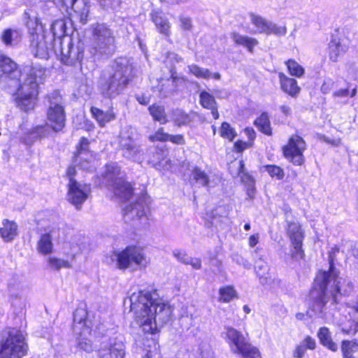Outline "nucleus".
<instances>
[{"instance_id":"nucleus-1","label":"nucleus","mask_w":358,"mask_h":358,"mask_svg":"<svg viewBox=\"0 0 358 358\" xmlns=\"http://www.w3.org/2000/svg\"><path fill=\"white\" fill-rule=\"evenodd\" d=\"M134 321L144 334H155L170 321L173 310L155 289L139 290L129 296Z\"/></svg>"},{"instance_id":"nucleus-2","label":"nucleus","mask_w":358,"mask_h":358,"mask_svg":"<svg viewBox=\"0 0 358 358\" xmlns=\"http://www.w3.org/2000/svg\"><path fill=\"white\" fill-rule=\"evenodd\" d=\"M45 70L41 66L24 69L23 81L15 88H10V92H16L15 101L17 106L24 111L34 109L35 99L38 93V86L45 79Z\"/></svg>"},{"instance_id":"nucleus-3","label":"nucleus","mask_w":358,"mask_h":358,"mask_svg":"<svg viewBox=\"0 0 358 358\" xmlns=\"http://www.w3.org/2000/svg\"><path fill=\"white\" fill-rule=\"evenodd\" d=\"M132 66L126 58L117 59L112 70L101 76L99 87L101 94L113 99L120 94L127 87L131 77Z\"/></svg>"},{"instance_id":"nucleus-4","label":"nucleus","mask_w":358,"mask_h":358,"mask_svg":"<svg viewBox=\"0 0 358 358\" xmlns=\"http://www.w3.org/2000/svg\"><path fill=\"white\" fill-rule=\"evenodd\" d=\"M329 275L326 273H318L315 278L314 286L310 293L312 299L309 313L311 317L315 316L324 320H329V317L326 313V304L331 297L333 303H337V295L341 294V287L339 291L332 294L331 289H334V281L328 280Z\"/></svg>"},{"instance_id":"nucleus-5","label":"nucleus","mask_w":358,"mask_h":358,"mask_svg":"<svg viewBox=\"0 0 358 358\" xmlns=\"http://www.w3.org/2000/svg\"><path fill=\"white\" fill-rule=\"evenodd\" d=\"M108 262L109 264L115 262L117 268L120 270H126L133 264L142 269L148 266L150 260L142 248L130 245L120 252H113Z\"/></svg>"},{"instance_id":"nucleus-6","label":"nucleus","mask_w":358,"mask_h":358,"mask_svg":"<svg viewBox=\"0 0 358 358\" xmlns=\"http://www.w3.org/2000/svg\"><path fill=\"white\" fill-rule=\"evenodd\" d=\"M0 343V356L6 358H22L28 350V345L22 333L15 329H9L3 332Z\"/></svg>"},{"instance_id":"nucleus-7","label":"nucleus","mask_w":358,"mask_h":358,"mask_svg":"<svg viewBox=\"0 0 358 358\" xmlns=\"http://www.w3.org/2000/svg\"><path fill=\"white\" fill-rule=\"evenodd\" d=\"M115 38L112 31L103 24H97L93 27L92 38L89 48L92 56L108 55L115 50Z\"/></svg>"},{"instance_id":"nucleus-8","label":"nucleus","mask_w":358,"mask_h":358,"mask_svg":"<svg viewBox=\"0 0 358 358\" xmlns=\"http://www.w3.org/2000/svg\"><path fill=\"white\" fill-rule=\"evenodd\" d=\"M225 339L231 352L238 354L243 358H257L259 356L258 350L252 346L244 335L231 327H224Z\"/></svg>"},{"instance_id":"nucleus-9","label":"nucleus","mask_w":358,"mask_h":358,"mask_svg":"<svg viewBox=\"0 0 358 358\" xmlns=\"http://www.w3.org/2000/svg\"><path fill=\"white\" fill-rule=\"evenodd\" d=\"M27 67L30 66H24L22 72L13 59L6 55H0V85L3 87L15 89L23 81L24 69Z\"/></svg>"},{"instance_id":"nucleus-10","label":"nucleus","mask_w":358,"mask_h":358,"mask_svg":"<svg viewBox=\"0 0 358 358\" xmlns=\"http://www.w3.org/2000/svg\"><path fill=\"white\" fill-rule=\"evenodd\" d=\"M47 117L49 127L54 131H61L65 126L66 115L62 97L59 92H53L46 97Z\"/></svg>"},{"instance_id":"nucleus-11","label":"nucleus","mask_w":358,"mask_h":358,"mask_svg":"<svg viewBox=\"0 0 358 358\" xmlns=\"http://www.w3.org/2000/svg\"><path fill=\"white\" fill-rule=\"evenodd\" d=\"M103 178L111 182L114 194L122 200H128L133 194V189L129 183L122 180L120 168L116 163L107 164Z\"/></svg>"},{"instance_id":"nucleus-12","label":"nucleus","mask_w":358,"mask_h":358,"mask_svg":"<svg viewBox=\"0 0 358 358\" xmlns=\"http://www.w3.org/2000/svg\"><path fill=\"white\" fill-rule=\"evenodd\" d=\"M54 3L61 10L72 15L85 24L87 22L90 15V0H52Z\"/></svg>"},{"instance_id":"nucleus-13","label":"nucleus","mask_w":358,"mask_h":358,"mask_svg":"<svg viewBox=\"0 0 358 358\" xmlns=\"http://www.w3.org/2000/svg\"><path fill=\"white\" fill-rule=\"evenodd\" d=\"M150 198L146 194H142L138 200L124 209V219L125 222H139V224H145L149 212Z\"/></svg>"},{"instance_id":"nucleus-14","label":"nucleus","mask_w":358,"mask_h":358,"mask_svg":"<svg viewBox=\"0 0 358 358\" xmlns=\"http://www.w3.org/2000/svg\"><path fill=\"white\" fill-rule=\"evenodd\" d=\"M61 45L62 61L66 65L79 64L80 69H83V59L84 57L85 44L81 41H78L75 44L70 38L66 47Z\"/></svg>"},{"instance_id":"nucleus-15","label":"nucleus","mask_w":358,"mask_h":358,"mask_svg":"<svg viewBox=\"0 0 358 358\" xmlns=\"http://www.w3.org/2000/svg\"><path fill=\"white\" fill-rule=\"evenodd\" d=\"M346 246L348 248L352 247V242L350 241H343L341 245H334L331 250L329 251V268L327 271H320L319 273H326L329 275L328 280H331L334 281V289H331V294H335L336 292L339 291V285L341 282V278L339 277V272L336 269L334 266V262L336 259V255L339 253L340 250L343 253H345L348 250L345 248Z\"/></svg>"},{"instance_id":"nucleus-16","label":"nucleus","mask_w":358,"mask_h":358,"mask_svg":"<svg viewBox=\"0 0 358 358\" xmlns=\"http://www.w3.org/2000/svg\"><path fill=\"white\" fill-rule=\"evenodd\" d=\"M306 147L304 140L298 135H294L289 138L287 145L282 148L284 156L294 165L300 166L304 162L303 152Z\"/></svg>"},{"instance_id":"nucleus-17","label":"nucleus","mask_w":358,"mask_h":358,"mask_svg":"<svg viewBox=\"0 0 358 358\" xmlns=\"http://www.w3.org/2000/svg\"><path fill=\"white\" fill-rule=\"evenodd\" d=\"M68 200L76 209H80L83 203L87 200L90 192V185L82 184L77 182L74 178H71L69 182Z\"/></svg>"},{"instance_id":"nucleus-18","label":"nucleus","mask_w":358,"mask_h":358,"mask_svg":"<svg viewBox=\"0 0 358 358\" xmlns=\"http://www.w3.org/2000/svg\"><path fill=\"white\" fill-rule=\"evenodd\" d=\"M287 235L292 246V258L296 261L302 259L304 257V252L302 250L304 236L300 224L296 222H290L288 224Z\"/></svg>"},{"instance_id":"nucleus-19","label":"nucleus","mask_w":358,"mask_h":358,"mask_svg":"<svg viewBox=\"0 0 358 358\" xmlns=\"http://www.w3.org/2000/svg\"><path fill=\"white\" fill-rule=\"evenodd\" d=\"M120 146L122 152V156L124 158L138 163H141L143 161V150L131 136L122 134Z\"/></svg>"},{"instance_id":"nucleus-20","label":"nucleus","mask_w":358,"mask_h":358,"mask_svg":"<svg viewBox=\"0 0 358 358\" xmlns=\"http://www.w3.org/2000/svg\"><path fill=\"white\" fill-rule=\"evenodd\" d=\"M255 271L262 285H269L272 287L280 286L281 280L278 277L272 276L270 273V266L262 257L255 261Z\"/></svg>"},{"instance_id":"nucleus-21","label":"nucleus","mask_w":358,"mask_h":358,"mask_svg":"<svg viewBox=\"0 0 358 358\" xmlns=\"http://www.w3.org/2000/svg\"><path fill=\"white\" fill-rule=\"evenodd\" d=\"M89 141L86 138H82L77 147V152L74 157L73 163L81 169L86 171H92L93 166L91 160L93 155L88 150Z\"/></svg>"},{"instance_id":"nucleus-22","label":"nucleus","mask_w":358,"mask_h":358,"mask_svg":"<svg viewBox=\"0 0 358 358\" xmlns=\"http://www.w3.org/2000/svg\"><path fill=\"white\" fill-rule=\"evenodd\" d=\"M52 52H56L55 43L52 41L50 35L43 34L42 38L38 41L36 45L34 55L36 57L48 59Z\"/></svg>"},{"instance_id":"nucleus-23","label":"nucleus","mask_w":358,"mask_h":358,"mask_svg":"<svg viewBox=\"0 0 358 358\" xmlns=\"http://www.w3.org/2000/svg\"><path fill=\"white\" fill-rule=\"evenodd\" d=\"M99 355L100 358H124V346L122 342L110 339L108 346L99 350Z\"/></svg>"},{"instance_id":"nucleus-24","label":"nucleus","mask_w":358,"mask_h":358,"mask_svg":"<svg viewBox=\"0 0 358 358\" xmlns=\"http://www.w3.org/2000/svg\"><path fill=\"white\" fill-rule=\"evenodd\" d=\"M87 312L83 308H78L73 314V331L80 336L90 333V327L86 320Z\"/></svg>"},{"instance_id":"nucleus-25","label":"nucleus","mask_w":358,"mask_h":358,"mask_svg":"<svg viewBox=\"0 0 358 358\" xmlns=\"http://www.w3.org/2000/svg\"><path fill=\"white\" fill-rule=\"evenodd\" d=\"M278 78L280 88L284 92L294 98L298 96L301 92V88L294 78H289L282 72L278 73Z\"/></svg>"},{"instance_id":"nucleus-26","label":"nucleus","mask_w":358,"mask_h":358,"mask_svg":"<svg viewBox=\"0 0 358 358\" xmlns=\"http://www.w3.org/2000/svg\"><path fill=\"white\" fill-rule=\"evenodd\" d=\"M348 50V45L343 39L334 38L329 43V56L334 62L338 61Z\"/></svg>"},{"instance_id":"nucleus-27","label":"nucleus","mask_w":358,"mask_h":358,"mask_svg":"<svg viewBox=\"0 0 358 358\" xmlns=\"http://www.w3.org/2000/svg\"><path fill=\"white\" fill-rule=\"evenodd\" d=\"M17 224L15 222L5 219L0 227V236L5 242H11L17 237Z\"/></svg>"},{"instance_id":"nucleus-28","label":"nucleus","mask_w":358,"mask_h":358,"mask_svg":"<svg viewBox=\"0 0 358 358\" xmlns=\"http://www.w3.org/2000/svg\"><path fill=\"white\" fill-rule=\"evenodd\" d=\"M151 19L161 34L166 36L170 35V23L162 11L153 10L151 13Z\"/></svg>"},{"instance_id":"nucleus-29","label":"nucleus","mask_w":358,"mask_h":358,"mask_svg":"<svg viewBox=\"0 0 358 358\" xmlns=\"http://www.w3.org/2000/svg\"><path fill=\"white\" fill-rule=\"evenodd\" d=\"M50 131L48 124L37 126L26 134L23 141L27 145H31L35 141L48 136Z\"/></svg>"},{"instance_id":"nucleus-30","label":"nucleus","mask_w":358,"mask_h":358,"mask_svg":"<svg viewBox=\"0 0 358 358\" xmlns=\"http://www.w3.org/2000/svg\"><path fill=\"white\" fill-rule=\"evenodd\" d=\"M66 29V22L64 19H58L55 20L50 27V32L45 34L46 35H50L52 38V41L56 43L59 41V44H62L61 38L65 36Z\"/></svg>"},{"instance_id":"nucleus-31","label":"nucleus","mask_w":358,"mask_h":358,"mask_svg":"<svg viewBox=\"0 0 358 358\" xmlns=\"http://www.w3.org/2000/svg\"><path fill=\"white\" fill-rule=\"evenodd\" d=\"M90 110L92 116L96 119L101 127L105 126L106 123L115 118V115L112 108H109L106 112L96 107H92Z\"/></svg>"},{"instance_id":"nucleus-32","label":"nucleus","mask_w":358,"mask_h":358,"mask_svg":"<svg viewBox=\"0 0 358 358\" xmlns=\"http://www.w3.org/2000/svg\"><path fill=\"white\" fill-rule=\"evenodd\" d=\"M231 38L236 45L246 48L250 52H252L253 48L258 45V41L257 39L241 35L236 32L231 33Z\"/></svg>"},{"instance_id":"nucleus-33","label":"nucleus","mask_w":358,"mask_h":358,"mask_svg":"<svg viewBox=\"0 0 358 358\" xmlns=\"http://www.w3.org/2000/svg\"><path fill=\"white\" fill-rule=\"evenodd\" d=\"M231 38L236 45L246 48L250 52H252L253 48L258 45V41L257 39L241 35L236 32L231 33Z\"/></svg>"},{"instance_id":"nucleus-34","label":"nucleus","mask_w":358,"mask_h":358,"mask_svg":"<svg viewBox=\"0 0 358 358\" xmlns=\"http://www.w3.org/2000/svg\"><path fill=\"white\" fill-rule=\"evenodd\" d=\"M316 346L315 339L307 336L303 341L297 345L293 351V357L294 358H303L306 354V350H314Z\"/></svg>"},{"instance_id":"nucleus-35","label":"nucleus","mask_w":358,"mask_h":358,"mask_svg":"<svg viewBox=\"0 0 358 358\" xmlns=\"http://www.w3.org/2000/svg\"><path fill=\"white\" fill-rule=\"evenodd\" d=\"M317 336L320 343L330 350L336 352L338 350L337 345L331 340V334L328 328L324 327L320 328L317 333Z\"/></svg>"},{"instance_id":"nucleus-36","label":"nucleus","mask_w":358,"mask_h":358,"mask_svg":"<svg viewBox=\"0 0 358 358\" xmlns=\"http://www.w3.org/2000/svg\"><path fill=\"white\" fill-rule=\"evenodd\" d=\"M343 358H356L358 352V343L355 341H343L341 344Z\"/></svg>"},{"instance_id":"nucleus-37","label":"nucleus","mask_w":358,"mask_h":358,"mask_svg":"<svg viewBox=\"0 0 358 358\" xmlns=\"http://www.w3.org/2000/svg\"><path fill=\"white\" fill-rule=\"evenodd\" d=\"M24 20H26L25 24L29 30V33L32 35L38 34V31L43 30V26L39 22L38 19L30 14L28 12H25L24 14Z\"/></svg>"},{"instance_id":"nucleus-38","label":"nucleus","mask_w":358,"mask_h":358,"mask_svg":"<svg viewBox=\"0 0 358 358\" xmlns=\"http://www.w3.org/2000/svg\"><path fill=\"white\" fill-rule=\"evenodd\" d=\"M52 237L50 234H44L41 235L37 245V249L39 252L47 255L52 251Z\"/></svg>"},{"instance_id":"nucleus-39","label":"nucleus","mask_w":358,"mask_h":358,"mask_svg":"<svg viewBox=\"0 0 358 358\" xmlns=\"http://www.w3.org/2000/svg\"><path fill=\"white\" fill-rule=\"evenodd\" d=\"M148 110L154 120L159 122L160 124L167 122L168 120L164 106L153 104L148 108Z\"/></svg>"},{"instance_id":"nucleus-40","label":"nucleus","mask_w":358,"mask_h":358,"mask_svg":"<svg viewBox=\"0 0 358 358\" xmlns=\"http://www.w3.org/2000/svg\"><path fill=\"white\" fill-rule=\"evenodd\" d=\"M238 298L237 292L232 286H226L220 288L218 300L222 303H229Z\"/></svg>"},{"instance_id":"nucleus-41","label":"nucleus","mask_w":358,"mask_h":358,"mask_svg":"<svg viewBox=\"0 0 358 358\" xmlns=\"http://www.w3.org/2000/svg\"><path fill=\"white\" fill-rule=\"evenodd\" d=\"M250 21L252 24L256 27V33L266 34L268 31V26L269 22L265 20L260 15H257L253 13L250 15Z\"/></svg>"},{"instance_id":"nucleus-42","label":"nucleus","mask_w":358,"mask_h":358,"mask_svg":"<svg viewBox=\"0 0 358 358\" xmlns=\"http://www.w3.org/2000/svg\"><path fill=\"white\" fill-rule=\"evenodd\" d=\"M48 267L51 270L59 271L61 268H70L72 267L71 263L60 258L50 257L47 259Z\"/></svg>"},{"instance_id":"nucleus-43","label":"nucleus","mask_w":358,"mask_h":358,"mask_svg":"<svg viewBox=\"0 0 358 358\" xmlns=\"http://www.w3.org/2000/svg\"><path fill=\"white\" fill-rule=\"evenodd\" d=\"M256 127L264 134L266 135L271 134V128L270 124V120L267 113H263L257 120L255 121Z\"/></svg>"},{"instance_id":"nucleus-44","label":"nucleus","mask_w":358,"mask_h":358,"mask_svg":"<svg viewBox=\"0 0 358 358\" xmlns=\"http://www.w3.org/2000/svg\"><path fill=\"white\" fill-rule=\"evenodd\" d=\"M285 64L291 76L296 78H301L304 75V68L295 60L289 59L285 62Z\"/></svg>"},{"instance_id":"nucleus-45","label":"nucleus","mask_w":358,"mask_h":358,"mask_svg":"<svg viewBox=\"0 0 358 358\" xmlns=\"http://www.w3.org/2000/svg\"><path fill=\"white\" fill-rule=\"evenodd\" d=\"M20 38V32L11 29H6L1 36V40L6 45H12L13 42H17Z\"/></svg>"},{"instance_id":"nucleus-46","label":"nucleus","mask_w":358,"mask_h":358,"mask_svg":"<svg viewBox=\"0 0 358 358\" xmlns=\"http://www.w3.org/2000/svg\"><path fill=\"white\" fill-rule=\"evenodd\" d=\"M172 118L175 124L179 127L186 125L191 121L189 116L180 109L173 110Z\"/></svg>"},{"instance_id":"nucleus-47","label":"nucleus","mask_w":358,"mask_h":358,"mask_svg":"<svg viewBox=\"0 0 358 358\" xmlns=\"http://www.w3.org/2000/svg\"><path fill=\"white\" fill-rule=\"evenodd\" d=\"M188 69L189 73L196 78L209 79L211 77V73L208 69L199 67L196 64L189 65Z\"/></svg>"},{"instance_id":"nucleus-48","label":"nucleus","mask_w":358,"mask_h":358,"mask_svg":"<svg viewBox=\"0 0 358 358\" xmlns=\"http://www.w3.org/2000/svg\"><path fill=\"white\" fill-rule=\"evenodd\" d=\"M263 169L271 178H275L278 180L283 179L285 176L284 171L282 168L276 165H266Z\"/></svg>"},{"instance_id":"nucleus-49","label":"nucleus","mask_w":358,"mask_h":358,"mask_svg":"<svg viewBox=\"0 0 358 358\" xmlns=\"http://www.w3.org/2000/svg\"><path fill=\"white\" fill-rule=\"evenodd\" d=\"M242 182L248 187V195L252 198L255 194V182L254 178L248 173H243L241 176Z\"/></svg>"},{"instance_id":"nucleus-50","label":"nucleus","mask_w":358,"mask_h":358,"mask_svg":"<svg viewBox=\"0 0 358 358\" xmlns=\"http://www.w3.org/2000/svg\"><path fill=\"white\" fill-rule=\"evenodd\" d=\"M220 136L232 141L236 136L235 130L227 122H223L220 127Z\"/></svg>"},{"instance_id":"nucleus-51","label":"nucleus","mask_w":358,"mask_h":358,"mask_svg":"<svg viewBox=\"0 0 358 358\" xmlns=\"http://www.w3.org/2000/svg\"><path fill=\"white\" fill-rule=\"evenodd\" d=\"M192 176L196 182L201 186H206L208 183V176L199 168H195L193 170Z\"/></svg>"},{"instance_id":"nucleus-52","label":"nucleus","mask_w":358,"mask_h":358,"mask_svg":"<svg viewBox=\"0 0 358 358\" xmlns=\"http://www.w3.org/2000/svg\"><path fill=\"white\" fill-rule=\"evenodd\" d=\"M200 103L206 108L210 109L215 106V100L213 95L207 92H201L200 94Z\"/></svg>"},{"instance_id":"nucleus-53","label":"nucleus","mask_w":358,"mask_h":358,"mask_svg":"<svg viewBox=\"0 0 358 358\" xmlns=\"http://www.w3.org/2000/svg\"><path fill=\"white\" fill-rule=\"evenodd\" d=\"M287 33V29L285 27L282 26H278L276 24H274L271 22H269L268 26V31H266V34H275L276 36H284Z\"/></svg>"},{"instance_id":"nucleus-54","label":"nucleus","mask_w":358,"mask_h":358,"mask_svg":"<svg viewBox=\"0 0 358 358\" xmlns=\"http://www.w3.org/2000/svg\"><path fill=\"white\" fill-rule=\"evenodd\" d=\"M180 26V28L185 31H189L192 28V20L189 17L185 15L179 16Z\"/></svg>"},{"instance_id":"nucleus-55","label":"nucleus","mask_w":358,"mask_h":358,"mask_svg":"<svg viewBox=\"0 0 358 358\" xmlns=\"http://www.w3.org/2000/svg\"><path fill=\"white\" fill-rule=\"evenodd\" d=\"M78 345L80 348V349L87 352H90L93 350V347L91 341L87 338H80L78 339Z\"/></svg>"},{"instance_id":"nucleus-56","label":"nucleus","mask_w":358,"mask_h":358,"mask_svg":"<svg viewBox=\"0 0 358 358\" xmlns=\"http://www.w3.org/2000/svg\"><path fill=\"white\" fill-rule=\"evenodd\" d=\"M173 256L179 261L180 262L188 265V262L190 258L189 256L187 255L185 252L176 250L173 252Z\"/></svg>"},{"instance_id":"nucleus-57","label":"nucleus","mask_w":358,"mask_h":358,"mask_svg":"<svg viewBox=\"0 0 358 358\" xmlns=\"http://www.w3.org/2000/svg\"><path fill=\"white\" fill-rule=\"evenodd\" d=\"M334 85V81L330 78H326L321 86L320 90L323 94L329 93Z\"/></svg>"},{"instance_id":"nucleus-58","label":"nucleus","mask_w":358,"mask_h":358,"mask_svg":"<svg viewBox=\"0 0 358 358\" xmlns=\"http://www.w3.org/2000/svg\"><path fill=\"white\" fill-rule=\"evenodd\" d=\"M169 134L164 133L163 129H159L154 135L150 136V139L152 141H167Z\"/></svg>"},{"instance_id":"nucleus-59","label":"nucleus","mask_w":358,"mask_h":358,"mask_svg":"<svg viewBox=\"0 0 358 358\" xmlns=\"http://www.w3.org/2000/svg\"><path fill=\"white\" fill-rule=\"evenodd\" d=\"M232 259L234 262L239 265L243 266L244 268L248 269L250 268L251 264L248 260L244 259L243 257L238 255H234Z\"/></svg>"},{"instance_id":"nucleus-60","label":"nucleus","mask_w":358,"mask_h":358,"mask_svg":"<svg viewBox=\"0 0 358 358\" xmlns=\"http://www.w3.org/2000/svg\"><path fill=\"white\" fill-rule=\"evenodd\" d=\"M168 141H169L173 143L178 144V145L185 144V139H184L183 136L180 134H178V135L169 134Z\"/></svg>"},{"instance_id":"nucleus-61","label":"nucleus","mask_w":358,"mask_h":358,"mask_svg":"<svg viewBox=\"0 0 358 358\" xmlns=\"http://www.w3.org/2000/svg\"><path fill=\"white\" fill-rule=\"evenodd\" d=\"M182 59L174 52H169L166 57V63H179L181 62Z\"/></svg>"},{"instance_id":"nucleus-62","label":"nucleus","mask_w":358,"mask_h":358,"mask_svg":"<svg viewBox=\"0 0 358 358\" xmlns=\"http://www.w3.org/2000/svg\"><path fill=\"white\" fill-rule=\"evenodd\" d=\"M352 325L351 329L354 332L358 331V305L355 308L354 316L352 319Z\"/></svg>"},{"instance_id":"nucleus-63","label":"nucleus","mask_w":358,"mask_h":358,"mask_svg":"<svg viewBox=\"0 0 358 358\" xmlns=\"http://www.w3.org/2000/svg\"><path fill=\"white\" fill-rule=\"evenodd\" d=\"M348 73L349 76L354 80H357L358 78V70L354 64L348 65Z\"/></svg>"},{"instance_id":"nucleus-64","label":"nucleus","mask_w":358,"mask_h":358,"mask_svg":"<svg viewBox=\"0 0 358 358\" xmlns=\"http://www.w3.org/2000/svg\"><path fill=\"white\" fill-rule=\"evenodd\" d=\"M188 265H191L193 268L194 269H200L201 267V262L200 259L198 258H193L190 257Z\"/></svg>"}]
</instances>
